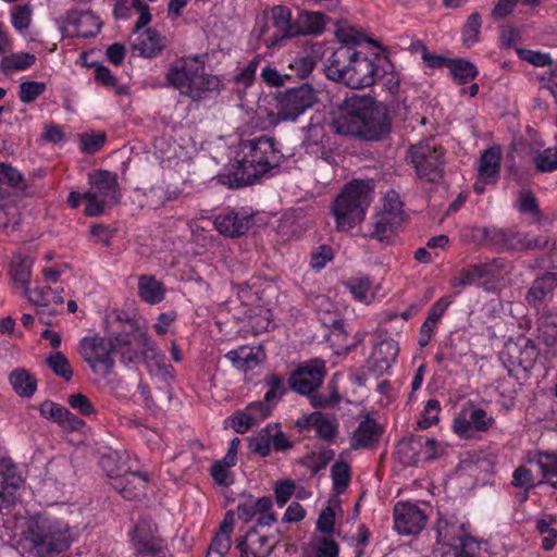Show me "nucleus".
<instances>
[{
  "instance_id": "obj_1",
  "label": "nucleus",
  "mask_w": 557,
  "mask_h": 557,
  "mask_svg": "<svg viewBox=\"0 0 557 557\" xmlns=\"http://www.w3.org/2000/svg\"><path fill=\"white\" fill-rule=\"evenodd\" d=\"M331 129L350 139L379 141L391 132L387 108L370 97L352 96L333 112Z\"/></svg>"
},
{
  "instance_id": "obj_2",
  "label": "nucleus",
  "mask_w": 557,
  "mask_h": 557,
  "mask_svg": "<svg viewBox=\"0 0 557 557\" xmlns=\"http://www.w3.org/2000/svg\"><path fill=\"white\" fill-rule=\"evenodd\" d=\"M243 157L237 165L218 175V181L230 188L253 184L260 176L277 166L283 158L272 137L260 136L240 144Z\"/></svg>"
},
{
  "instance_id": "obj_3",
  "label": "nucleus",
  "mask_w": 557,
  "mask_h": 557,
  "mask_svg": "<svg viewBox=\"0 0 557 557\" xmlns=\"http://www.w3.org/2000/svg\"><path fill=\"white\" fill-rule=\"evenodd\" d=\"M24 537L37 557H55L67 550L73 542L67 523L41 516L27 521Z\"/></svg>"
},
{
  "instance_id": "obj_4",
  "label": "nucleus",
  "mask_w": 557,
  "mask_h": 557,
  "mask_svg": "<svg viewBox=\"0 0 557 557\" xmlns=\"http://www.w3.org/2000/svg\"><path fill=\"white\" fill-rule=\"evenodd\" d=\"M372 194L369 181L354 180L344 187L332 205L337 231L348 232L363 221Z\"/></svg>"
},
{
  "instance_id": "obj_5",
  "label": "nucleus",
  "mask_w": 557,
  "mask_h": 557,
  "mask_svg": "<svg viewBox=\"0 0 557 557\" xmlns=\"http://www.w3.org/2000/svg\"><path fill=\"white\" fill-rule=\"evenodd\" d=\"M329 76L351 89L372 86L379 77V67L367 57L349 48H341L330 59Z\"/></svg>"
},
{
  "instance_id": "obj_6",
  "label": "nucleus",
  "mask_w": 557,
  "mask_h": 557,
  "mask_svg": "<svg viewBox=\"0 0 557 557\" xmlns=\"http://www.w3.org/2000/svg\"><path fill=\"white\" fill-rule=\"evenodd\" d=\"M121 459L117 451H112L102 456L101 467L111 478V486L116 490L125 499L135 500L145 496L147 484L149 482L148 472L131 471L127 463L120 467H112L113 463Z\"/></svg>"
},
{
  "instance_id": "obj_7",
  "label": "nucleus",
  "mask_w": 557,
  "mask_h": 557,
  "mask_svg": "<svg viewBox=\"0 0 557 557\" xmlns=\"http://www.w3.org/2000/svg\"><path fill=\"white\" fill-rule=\"evenodd\" d=\"M317 102V94L310 84L289 88L276 96V112L268 113V123L275 127L281 122H294Z\"/></svg>"
},
{
  "instance_id": "obj_8",
  "label": "nucleus",
  "mask_w": 557,
  "mask_h": 557,
  "mask_svg": "<svg viewBox=\"0 0 557 557\" xmlns=\"http://www.w3.org/2000/svg\"><path fill=\"white\" fill-rule=\"evenodd\" d=\"M408 157L417 176L428 183H436L444 175V150L432 140L411 145Z\"/></svg>"
},
{
  "instance_id": "obj_9",
  "label": "nucleus",
  "mask_w": 557,
  "mask_h": 557,
  "mask_svg": "<svg viewBox=\"0 0 557 557\" xmlns=\"http://www.w3.org/2000/svg\"><path fill=\"white\" fill-rule=\"evenodd\" d=\"M79 347L83 359L89 364L92 372L103 377L113 372L115 345L111 338L106 339L99 335L84 337Z\"/></svg>"
},
{
  "instance_id": "obj_10",
  "label": "nucleus",
  "mask_w": 557,
  "mask_h": 557,
  "mask_svg": "<svg viewBox=\"0 0 557 557\" xmlns=\"http://www.w3.org/2000/svg\"><path fill=\"white\" fill-rule=\"evenodd\" d=\"M143 357L151 375L157 376L163 383L162 394L158 396L161 404H169L172 398L170 381L173 380V368L166 362L165 355L158 350L156 344L149 338L148 344L143 347Z\"/></svg>"
},
{
  "instance_id": "obj_11",
  "label": "nucleus",
  "mask_w": 557,
  "mask_h": 557,
  "mask_svg": "<svg viewBox=\"0 0 557 557\" xmlns=\"http://www.w3.org/2000/svg\"><path fill=\"white\" fill-rule=\"evenodd\" d=\"M157 524L148 519H140L133 530V543L137 557H158L164 555L166 546L157 535Z\"/></svg>"
},
{
  "instance_id": "obj_12",
  "label": "nucleus",
  "mask_w": 557,
  "mask_h": 557,
  "mask_svg": "<svg viewBox=\"0 0 557 557\" xmlns=\"http://www.w3.org/2000/svg\"><path fill=\"white\" fill-rule=\"evenodd\" d=\"M325 366L321 360H311L299 366L289 376V387L301 395H311L322 384Z\"/></svg>"
},
{
  "instance_id": "obj_13",
  "label": "nucleus",
  "mask_w": 557,
  "mask_h": 557,
  "mask_svg": "<svg viewBox=\"0 0 557 557\" xmlns=\"http://www.w3.org/2000/svg\"><path fill=\"white\" fill-rule=\"evenodd\" d=\"M539 356L537 349L532 341L522 338L518 342L509 341L499 352L500 361L510 373L515 368L521 367L528 370L533 367Z\"/></svg>"
},
{
  "instance_id": "obj_14",
  "label": "nucleus",
  "mask_w": 557,
  "mask_h": 557,
  "mask_svg": "<svg viewBox=\"0 0 557 557\" xmlns=\"http://www.w3.org/2000/svg\"><path fill=\"white\" fill-rule=\"evenodd\" d=\"M426 524V515L416 504L397 503L394 507V529L403 535L419 534Z\"/></svg>"
},
{
  "instance_id": "obj_15",
  "label": "nucleus",
  "mask_w": 557,
  "mask_h": 557,
  "mask_svg": "<svg viewBox=\"0 0 557 557\" xmlns=\"http://www.w3.org/2000/svg\"><path fill=\"white\" fill-rule=\"evenodd\" d=\"M490 242L504 249L523 250L546 248L548 239L542 236L530 238L529 234L516 230H493Z\"/></svg>"
},
{
  "instance_id": "obj_16",
  "label": "nucleus",
  "mask_w": 557,
  "mask_h": 557,
  "mask_svg": "<svg viewBox=\"0 0 557 557\" xmlns=\"http://www.w3.org/2000/svg\"><path fill=\"white\" fill-rule=\"evenodd\" d=\"M436 539L441 548L444 546H458L468 541H476L468 535L466 523L456 515L441 513L436 523Z\"/></svg>"
},
{
  "instance_id": "obj_17",
  "label": "nucleus",
  "mask_w": 557,
  "mask_h": 557,
  "mask_svg": "<svg viewBox=\"0 0 557 557\" xmlns=\"http://www.w3.org/2000/svg\"><path fill=\"white\" fill-rule=\"evenodd\" d=\"M486 412L472 404L465 407L453 421L454 432L462 438H473L476 432L487 430Z\"/></svg>"
},
{
  "instance_id": "obj_18",
  "label": "nucleus",
  "mask_w": 557,
  "mask_h": 557,
  "mask_svg": "<svg viewBox=\"0 0 557 557\" xmlns=\"http://www.w3.org/2000/svg\"><path fill=\"white\" fill-rule=\"evenodd\" d=\"M398 344L392 338L381 341L367 361L369 372L381 376L392 367L398 356Z\"/></svg>"
},
{
  "instance_id": "obj_19",
  "label": "nucleus",
  "mask_w": 557,
  "mask_h": 557,
  "mask_svg": "<svg viewBox=\"0 0 557 557\" xmlns=\"http://www.w3.org/2000/svg\"><path fill=\"white\" fill-rule=\"evenodd\" d=\"M89 191L104 199L109 205L114 206L120 202L121 194L115 173L98 170L89 174Z\"/></svg>"
},
{
  "instance_id": "obj_20",
  "label": "nucleus",
  "mask_w": 557,
  "mask_h": 557,
  "mask_svg": "<svg viewBox=\"0 0 557 557\" xmlns=\"http://www.w3.org/2000/svg\"><path fill=\"white\" fill-rule=\"evenodd\" d=\"M271 23L275 28L271 37V45L278 46L282 40L299 36L296 20L292 21V11L284 5H275L271 10Z\"/></svg>"
},
{
  "instance_id": "obj_21",
  "label": "nucleus",
  "mask_w": 557,
  "mask_h": 557,
  "mask_svg": "<svg viewBox=\"0 0 557 557\" xmlns=\"http://www.w3.org/2000/svg\"><path fill=\"white\" fill-rule=\"evenodd\" d=\"M203 71V66L195 62L189 83L185 90V96L195 101L203 99L208 91L220 89L221 81L214 75L206 74Z\"/></svg>"
},
{
  "instance_id": "obj_22",
  "label": "nucleus",
  "mask_w": 557,
  "mask_h": 557,
  "mask_svg": "<svg viewBox=\"0 0 557 557\" xmlns=\"http://www.w3.org/2000/svg\"><path fill=\"white\" fill-rule=\"evenodd\" d=\"M250 221L251 218L249 215L235 210H228L215 218L214 225L221 234L230 237H238L248 231Z\"/></svg>"
},
{
  "instance_id": "obj_23",
  "label": "nucleus",
  "mask_w": 557,
  "mask_h": 557,
  "mask_svg": "<svg viewBox=\"0 0 557 557\" xmlns=\"http://www.w3.org/2000/svg\"><path fill=\"white\" fill-rule=\"evenodd\" d=\"M383 433L382 426L372 418L367 416L355 430L350 438V448H369L379 443Z\"/></svg>"
},
{
  "instance_id": "obj_24",
  "label": "nucleus",
  "mask_w": 557,
  "mask_h": 557,
  "mask_svg": "<svg viewBox=\"0 0 557 557\" xmlns=\"http://www.w3.org/2000/svg\"><path fill=\"white\" fill-rule=\"evenodd\" d=\"M234 515L227 511L220 525L218 533L211 541L206 557H225L231 549V534L233 532Z\"/></svg>"
},
{
  "instance_id": "obj_25",
  "label": "nucleus",
  "mask_w": 557,
  "mask_h": 557,
  "mask_svg": "<svg viewBox=\"0 0 557 557\" xmlns=\"http://www.w3.org/2000/svg\"><path fill=\"white\" fill-rule=\"evenodd\" d=\"M225 358L230 360L236 369L247 372L256 368L262 361L264 352L261 347L240 346L237 349L228 351Z\"/></svg>"
},
{
  "instance_id": "obj_26",
  "label": "nucleus",
  "mask_w": 557,
  "mask_h": 557,
  "mask_svg": "<svg viewBox=\"0 0 557 557\" xmlns=\"http://www.w3.org/2000/svg\"><path fill=\"white\" fill-rule=\"evenodd\" d=\"M70 23L76 27V35L83 38L95 37L101 28V22L90 11L72 12Z\"/></svg>"
},
{
  "instance_id": "obj_27",
  "label": "nucleus",
  "mask_w": 557,
  "mask_h": 557,
  "mask_svg": "<svg viewBox=\"0 0 557 557\" xmlns=\"http://www.w3.org/2000/svg\"><path fill=\"white\" fill-rule=\"evenodd\" d=\"M138 295L145 302L156 305L164 299L165 288L153 275L145 274L138 278Z\"/></svg>"
},
{
  "instance_id": "obj_28",
  "label": "nucleus",
  "mask_w": 557,
  "mask_h": 557,
  "mask_svg": "<svg viewBox=\"0 0 557 557\" xmlns=\"http://www.w3.org/2000/svg\"><path fill=\"white\" fill-rule=\"evenodd\" d=\"M127 323V331L117 332L114 337L111 338L115 348H129L132 346L143 348L148 344V335L138 327L134 320H128Z\"/></svg>"
},
{
  "instance_id": "obj_29",
  "label": "nucleus",
  "mask_w": 557,
  "mask_h": 557,
  "mask_svg": "<svg viewBox=\"0 0 557 557\" xmlns=\"http://www.w3.org/2000/svg\"><path fill=\"white\" fill-rule=\"evenodd\" d=\"M164 48L162 37L159 32L152 28L146 29L134 44V51L145 58H152L159 54Z\"/></svg>"
},
{
  "instance_id": "obj_30",
  "label": "nucleus",
  "mask_w": 557,
  "mask_h": 557,
  "mask_svg": "<svg viewBox=\"0 0 557 557\" xmlns=\"http://www.w3.org/2000/svg\"><path fill=\"white\" fill-rule=\"evenodd\" d=\"M194 64L195 62L193 61L181 60L172 65L165 74L168 85L180 90V92L185 96Z\"/></svg>"
},
{
  "instance_id": "obj_31",
  "label": "nucleus",
  "mask_w": 557,
  "mask_h": 557,
  "mask_svg": "<svg viewBox=\"0 0 557 557\" xmlns=\"http://www.w3.org/2000/svg\"><path fill=\"white\" fill-rule=\"evenodd\" d=\"M557 285V272H546L536 278L530 287L527 300L530 305L536 306L550 294Z\"/></svg>"
},
{
  "instance_id": "obj_32",
  "label": "nucleus",
  "mask_w": 557,
  "mask_h": 557,
  "mask_svg": "<svg viewBox=\"0 0 557 557\" xmlns=\"http://www.w3.org/2000/svg\"><path fill=\"white\" fill-rule=\"evenodd\" d=\"M326 15L321 12L302 11L296 18L299 36L321 34L326 24Z\"/></svg>"
},
{
  "instance_id": "obj_33",
  "label": "nucleus",
  "mask_w": 557,
  "mask_h": 557,
  "mask_svg": "<svg viewBox=\"0 0 557 557\" xmlns=\"http://www.w3.org/2000/svg\"><path fill=\"white\" fill-rule=\"evenodd\" d=\"M399 224V222L395 221V216L389 218L380 211L374 216L373 231L371 232L370 237L381 243L391 244Z\"/></svg>"
},
{
  "instance_id": "obj_34",
  "label": "nucleus",
  "mask_w": 557,
  "mask_h": 557,
  "mask_svg": "<svg viewBox=\"0 0 557 557\" xmlns=\"http://www.w3.org/2000/svg\"><path fill=\"white\" fill-rule=\"evenodd\" d=\"M306 424L312 425L318 436L323 441L333 442L337 435V424L322 412L311 413L307 418Z\"/></svg>"
},
{
  "instance_id": "obj_35",
  "label": "nucleus",
  "mask_w": 557,
  "mask_h": 557,
  "mask_svg": "<svg viewBox=\"0 0 557 557\" xmlns=\"http://www.w3.org/2000/svg\"><path fill=\"white\" fill-rule=\"evenodd\" d=\"M343 285L357 301L370 304L374 298L372 282L368 275L351 277L343 282Z\"/></svg>"
},
{
  "instance_id": "obj_36",
  "label": "nucleus",
  "mask_w": 557,
  "mask_h": 557,
  "mask_svg": "<svg viewBox=\"0 0 557 557\" xmlns=\"http://www.w3.org/2000/svg\"><path fill=\"white\" fill-rule=\"evenodd\" d=\"M14 392L22 397H30L37 388V380L25 369H16L9 376Z\"/></svg>"
},
{
  "instance_id": "obj_37",
  "label": "nucleus",
  "mask_w": 557,
  "mask_h": 557,
  "mask_svg": "<svg viewBox=\"0 0 557 557\" xmlns=\"http://www.w3.org/2000/svg\"><path fill=\"white\" fill-rule=\"evenodd\" d=\"M487 275V265L485 263L471 264L463 268L458 276L450 280L449 284L453 288L468 287L474 285L481 278Z\"/></svg>"
},
{
  "instance_id": "obj_38",
  "label": "nucleus",
  "mask_w": 557,
  "mask_h": 557,
  "mask_svg": "<svg viewBox=\"0 0 557 557\" xmlns=\"http://www.w3.org/2000/svg\"><path fill=\"white\" fill-rule=\"evenodd\" d=\"M33 259L18 258L11 263L10 275L15 285L23 288V294L28 295V286L32 277Z\"/></svg>"
},
{
  "instance_id": "obj_39",
  "label": "nucleus",
  "mask_w": 557,
  "mask_h": 557,
  "mask_svg": "<svg viewBox=\"0 0 557 557\" xmlns=\"http://www.w3.org/2000/svg\"><path fill=\"white\" fill-rule=\"evenodd\" d=\"M447 67L454 81L459 85L469 83L478 74L474 64L466 59H450L447 62Z\"/></svg>"
},
{
  "instance_id": "obj_40",
  "label": "nucleus",
  "mask_w": 557,
  "mask_h": 557,
  "mask_svg": "<svg viewBox=\"0 0 557 557\" xmlns=\"http://www.w3.org/2000/svg\"><path fill=\"white\" fill-rule=\"evenodd\" d=\"M252 511L257 517V525L271 527L276 521V515L272 511L273 502L270 496H263L256 502H250Z\"/></svg>"
},
{
  "instance_id": "obj_41",
  "label": "nucleus",
  "mask_w": 557,
  "mask_h": 557,
  "mask_svg": "<svg viewBox=\"0 0 557 557\" xmlns=\"http://www.w3.org/2000/svg\"><path fill=\"white\" fill-rule=\"evenodd\" d=\"M0 476L14 494L23 483V478L18 472L16 463L10 457L0 458Z\"/></svg>"
},
{
  "instance_id": "obj_42",
  "label": "nucleus",
  "mask_w": 557,
  "mask_h": 557,
  "mask_svg": "<svg viewBox=\"0 0 557 557\" xmlns=\"http://www.w3.org/2000/svg\"><path fill=\"white\" fill-rule=\"evenodd\" d=\"M528 462L535 463L542 473V480H547L552 474H556L557 455L555 453H530Z\"/></svg>"
},
{
  "instance_id": "obj_43",
  "label": "nucleus",
  "mask_w": 557,
  "mask_h": 557,
  "mask_svg": "<svg viewBox=\"0 0 557 557\" xmlns=\"http://www.w3.org/2000/svg\"><path fill=\"white\" fill-rule=\"evenodd\" d=\"M421 437L401 440L396 446V454L405 466H412L418 461L417 448L421 447Z\"/></svg>"
},
{
  "instance_id": "obj_44",
  "label": "nucleus",
  "mask_w": 557,
  "mask_h": 557,
  "mask_svg": "<svg viewBox=\"0 0 557 557\" xmlns=\"http://www.w3.org/2000/svg\"><path fill=\"white\" fill-rule=\"evenodd\" d=\"M36 61V57L28 52L12 53L4 57L0 62V69L3 72L23 71L32 66Z\"/></svg>"
},
{
  "instance_id": "obj_45",
  "label": "nucleus",
  "mask_w": 557,
  "mask_h": 557,
  "mask_svg": "<svg viewBox=\"0 0 557 557\" xmlns=\"http://www.w3.org/2000/svg\"><path fill=\"white\" fill-rule=\"evenodd\" d=\"M276 428H278V424H275L274 426L268 425L256 436L250 437L248 444L250 451L258 454L261 457L269 456L271 453V431Z\"/></svg>"
},
{
  "instance_id": "obj_46",
  "label": "nucleus",
  "mask_w": 557,
  "mask_h": 557,
  "mask_svg": "<svg viewBox=\"0 0 557 557\" xmlns=\"http://www.w3.org/2000/svg\"><path fill=\"white\" fill-rule=\"evenodd\" d=\"M333 491L336 494L344 493L350 482V468L346 461H336L331 469Z\"/></svg>"
},
{
  "instance_id": "obj_47",
  "label": "nucleus",
  "mask_w": 557,
  "mask_h": 557,
  "mask_svg": "<svg viewBox=\"0 0 557 557\" xmlns=\"http://www.w3.org/2000/svg\"><path fill=\"white\" fill-rule=\"evenodd\" d=\"M47 364L53 373L65 381H71L73 370L69 359L62 351H55L47 358Z\"/></svg>"
},
{
  "instance_id": "obj_48",
  "label": "nucleus",
  "mask_w": 557,
  "mask_h": 557,
  "mask_svg": "<svg viewBox=\"0 0 557 557\" xmlns=\"http://www.w3.org/2000/svg\"><path fill=\"white\" fill-rule=\"evenodd\" d=\"M264 382L269 386V391L264 395V400L274 406L286 392L284 379L275 373H270L265 376Z\"/></svg>"
},
{
  "instance_id": "obj_49",
  "label": "nucleus",
  "mask_w": 557,
  "mask_h": 557,
  "mask_svg": "<svg viewBox=\"0 0 557 557\" xmlns=\"http://www.w3.org/2000/svg\"><path fill=\"white\" fill-rule=\"evenodd\" d=\"M533 161L539 172H553L557 170V147L539 151L534 156Z\"/></svg>"
},
{
  "instance_id": "obj_50",
  "label": "nucleus",
  "mask_w": 557,
  "mask_h": 557,
  "mask_svg": "<svg viewBox=\"0 0 557 557\" xmlns=\"http://www.w3.org/2000/svg\"><path fill=\"white\" fill-rule=\"evenodd\" d=\"M496 391L502 397V406L506 410H509L515 405L516 398L515 380L511 377L510 373L498 381Z\"/></svg>"
},
{
  "instance_id": "obj_51",
  "label": "nucleus",
  "mask_w": 557,
  "mask_h": 557,
  "mask_svg": "<svg viewBox=\"0 0 557 557\" xmlns=\"http://www.w3.org/2000/svg\"><path fill=\"white\" fill-rule=\"evenodd\" d=\"M481 25L482 18L479 13L474 12L468 17L462 30V41L465 45L470 47L479 40Z\"/></svg>"
},
{
  "instance_id": "obj_52",
  "label": "nucleus",
  "mask_w": 557,
  "mask_h": 557,
  "mask_svg": "<svg viewBox=\"0 0 557 557\" xmlns=\"http://www.w3.org/2000/svg\"><path fill=\"white\" fill-rule=\"evenodd\" d=\"M478 549V541H468L458 546H444L441 548V557H474Z\"/></svg>"
},
{
  "instance_id": "obj_53",
  "label": "nucleus",
  "mask_w": 557,
  "mask_h": 557,
  "mask_svg": "<svg viewBox=\"0 0 557 557\" xmlns=\"http://www.w3.org/2000/svg\"><path fill=\"white\" fill-rule=\"evenodd\" d=\"M46 90V84L42 82L26 81L20 84V100L24 103L35 101Z\"/></svg>"
},
{
  "instance_id": "obj_54",
  "label": "nucleus",
  "mask_w": 557,
  "mask_h": 557,
  "mask_svg": "<svg viewBox=\"0 0 557 557\" xmlns=\"http://www.w3.org/2000/svg\"><path fill=\"white\" fill-rule=\"evenodd\" d=\"M39 411L44 418L51 420L59 425L63 423V419L67 414V408L51 400H45L41 403Z\"/></svg>"
},
{
  "instance_id": "obj_55",
  "label": "nucleus",
  "mask_w": 557,
  "mask_h": 557,
  "mask_svg": "<svg viewBox=\"0 0 557 557\" xmlns=\"http://www.w3.org/2000/svg\"><path fill=\"white\" fill-rule=\"evenodd\" d=\"M95 78L106 87H112L116 94L123 95L127 92V87L117 83L116 77L104 65H97L95 69Z\"/></svg>"
},
{
  "instance_id": "obj_56",
  "label": "nucleus",
  "mask_w": 557,
  "mask_h": 557,
  "mask_svg": "<svg viewBox=\"0 0 557 557\" xmlns=\"http://www.w3.org/2000/svg\"><path fill=\"white\" fill-rule=\"evenodd\" d=\"M381 212L389 218L395 216V221L399 223L403 222V202L399 200V197L395 191L386 194Z\"/></svg>"
},
{
  "instance_id": "obj_57",
  "label": "nucleus",
  "mask_w": 557,
  "mask_h": 557,
  "mask_svg": "<svg viewBox=\"0 0 557 557\" xmlns=\"http://www.w3.org/2000/svg\"><path fill=\"white\" fill-rule=\"evenodd\" d=\"M510 272V264L504 262L502 259H494L492 263H490V276H493L495 280L494 287H502L508 283L507 275ZM492 282V277H490V283Z\"/></svg>"
},
{
  "instance_id": "obj_58",
  "label": "nucleus",
  "mask_w": 557,
  "mask_h": 557,
  "mask_svg": "<svg viewBox=\"0 0 557 557\" xmlns=\"http://www.w3.org/2000/svg\"><path fill=\"white\" fill-rule=\"evenodd\" d=\"M516 51L521 60H524L537 67H544L546 65H552L553 63V60L548 53L523 48H517Z\"/></svg>"
},
{
  "instance_id": "obj_59",
  "label": "nucleus",
  "mask_w": 557,
  "mask_h": 557,
  "mask_svg": "<svg viewBox=\"0 0 557 557\" xmlns=\"http://www.w3.org/2000/svg\"><path fill=\"white\" fill-rule=\"evenodd\" d=\"M334 456L335 453L333 449H322L318 454H312L311 456H309L306 465L313 474H317L327 466V463L334 458Z\"/></svg>"
},
{
  "instance_id": "obj_60",
  "label": "nucleus",
  "mask_w": 557,
  "mask_h": 557,
  "mask_svg": "<svg viewBox=\"0 0 557 557\" xmlns=\"http://www.w3.org/2000/svg\"><path fill=\"white\" fill-rule=\"evenodd\" d=\"M275 544L270 543V539L267 535H260L257 532V535L252 537L251 542L249 543L250 554L253 557H267L269 556Z\"/></svg>"
},
{
  "instance_id": "obj_61",
  "label": "nucleus",
  "mask_w": 557,
  "mask_h": 557,
  "mask_svg": "<svg viewBox=\"0 0 557 557\" xmlns=\"http://www.w3.org/2000/svg\"><path fill=\"white\" fill-rule=\"evenodd\" d=\"M441 410L440 401L430 399L426 401L423 410V418L418 422V426L422 430L430 428L438 422V413Z\"/></svg>"
},
{
  "instance_id": "obj_62",
  "label": "nucleus",
  "mask_w": 557,
  "mask_h": 557,
  "mask_svg": "<svg viewBox=\"0 0 557 557\" xmlns=\"http://www.w3.org/2000/svg\"><path fill=\"white\" fill-rule=\"evenodd\" d=\"M263 60L261 54L255 55L248 64L235 76V81L237 83L243 84L244 86H250L256 77V71Z\"/></svg>"
},
{
  "instance_id": "obj_63",
  "label": "nucleus",
  "mask_w": 557,
  "mask_h": 557,
  "mask_svg": "<svg viewBox=\"0 0 557 557\" xmlns=\"http://www.w3.org/2000/svg\"><path fill=\"white\" fill-rule=\"evenodd\" d=\"M104 133H91L81 135V148L87 153H95L104 145Z\"/></svg>"
},
{
  "instance_id": "obj_64",
  "label": "nucleus",
  "mask_w": 557,
  "mask_h": 557,
  "mask_svg": "<svg viewBox=\"0 0 557 557\" xmlns=\"http://www.w3.org/2000/svg\"><path fill=\"white\" fill-rule=\"evenodd\" d=\"M84 200L86 201L84 211L87 216H97L102 214L104 207L109 205L104 199L89 190L84 193Z\"/></svg>"
}]
</instances>
